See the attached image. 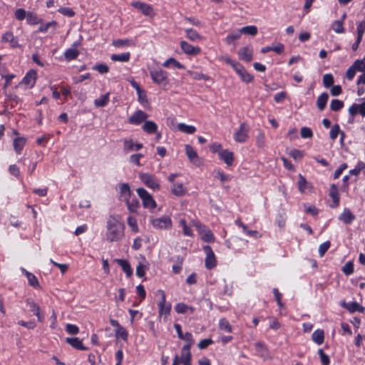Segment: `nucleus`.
Here are the masks:
<instances>
[{"mask_svg": "<svg viewBox=\"0 0 365 365\" xmlns=\"http://www.w3.org/2000/svg\"><path fill=\"white\" fill-rule=\"evenodd\" d=\"M123 224L110 216L107 221V240L110 242L120 240L123 237Z\"/></svg>", "mask_w": 365, "mask_h": 365, "instance_id": "f257e3e1", "label": "nucleus"}, {"mask_svg": "<svg viewBox=\"0 0 365 365\" xmlns=\"http://www.w3.org/2000/svg\"><path fill=\"white\" fill-rule=\"evenodd\" d=\"M136 192L142 200L143 205L145 208L153 209L156 207L155 201L146 190L142 187H139L137 189Z\"/></svg>", "mask_w": 365, "mask_h": 365, "instance_id": "f03ea898", "label": "nucleus"}, {"mask_svg": "<svg viewBox=\"0 0 365 365\" xmlns=\"http://www.w3.org/2000/svg\"><path fill=\"white\" fill-rule=\"evenodd\" d=\"M139 178L149 188L153 190H160V185L154 175L150 173H140Z\"/></svg>", "mask_w": 365, "mask_h": 365, "instance_id": "7ed1b4c3", "label": "nucleus"}, {"mask_svg": "<svg viewBox=\"0 0 365 365\" xmlns=\"http://www.w3.org/2000/svg\"><path fill=\"white\" fill-rule=\"evenodd\" d=\"M158 293L161 296V299L158 303L159 315L164 316L165 319H166L170 313L171 304L170 303H166L165 293L164 291L159 290Z\"/></svg>", "mask_w": 365, "mask_h": 365, "instance_id": "20e7f679", "label": "nucleus"}, {"mask_svg": "<svg viewBox=\"0 0 365 365\" xmlns=\"http://www.w3.org/2000/svg\"><path fill=\"white\" fill-rule=\"evenodd\" d=\"M131 5L146 16L153 18L155 15L153 6L150 4L141 1H134Z\"/></svg>", "mask_w": 365, "mask_h": 365, "instance_id": "39448f33", "label": "nucleus"}, {"mask_svg": "<svg viewBox=\"0 0 365 365\" xmlns=\"http://www.w3.org/2000/svg\"><path fill=\"white\" fill-rule=\"evenodd\" d=\"M203 250L206 254L205 264L207 269H212L216 267L217 261L212 248L209 245L203 247Z\"/></svg>", "mask_w": 365, "mask_h": 365, "instance_id": "423d86ee", "label": "nucleus"}, {"mask_svg": "<svg viewBox=\"0 0 365 365\" xmlns=\"http://www.w3.org/2000/svg\"><path fill=\"white\" fill-rule=\"evenodd\" d=\"M152 80L158 85L166 86L168 82L167 73L163 70H155L150 72Z\"/></svg>", "mask_w": 365, "mask_h": 365, "instance_id": "0eeeda50", "label": "nucleus"}, {"mask_svg": "<svg viewBox=\"0 0 365 365\" xmlns=\"http://www.w3.org/2000/svg\"><path fill=\"white\" fill-rule=\"evenodd\" d=\"M197 228L201 239L206 242H213L215 237L210 230L207 229L205 226L202 225L200 222H197L194 224Z\"/></svg>", "mask_w": 365, "mask_h": 365, "instance_id": "6e6552de", "label": "nucleus"}, {"mask_svg": "<svg viewBox=\"0 0 365 365\" xmlns=\"http://www.w3.org/2000/svg\"><path fill=\"white\" fill-rule=\"evenodd\" d=\"M248 138V129L246 123L240 124V128L234 133V139L237 143H245Z\"/></svg>", "mask_w": 365, "mask_h": 365, "instance_id": "1a4fd4ad", "label": "nucleus"}, {"mask_svg": "<svg viewBox=\"0 0 365 365\" xmlns=\"http://www.w3.org/2000/svg\"><path fill=\"white\" fill-rule=\"evenodd\" d=\"M235 71L237 72V73L240 76L241 80L244 81L245 83H250L253 81V76L250 74L245 67L240 64L239 62L237 63V64L234 65Z\"/></svg>", "mask_w": 365, "mask_h": 365, "instance_id": "9d476101", "label": "nucleus"}, {"mask_svg": "<svg viewBox=\"0 0 365 365\" xmlns=\"http://www.w3.org/2000/svg\"><path fill=\"white\" fill-rule=\"evenodd\" d=\"M148 118V115L145 112L138 110L129 117L128 123L133 125H139L143 122L145 123Z\"/></svg>", "mask_w": 365, "mask_h": 365, "instance_id": "9b49d317", "label": "nucleus"}, {"mask_svg": "<svg viewBox=\"0 0 365 365\" xmlns=\"http://www.w3.org/2000/svg\"><path fill=\"white\" fill-rule=\"evenodd\" d=\"M180 45L182 51L187 55L196 56L201 52L200 47L193 46L185 41H181Z\"/></svg>", "mask_w": 365, "mask_h": 365, "instance_id": "f8f14e48", "label": "nucleus"}, {"mask_svg": "<svg viewBox=\"0 0 365 365\" xmlns=\"http://www.w3.org/2000/svg\"><path fill=\"white\" fill-rule=\"evenodd\" d=\"M26 303L29 307L30 311L33 312L34 315L36 316L38 321L40 322H43V315L41 313L40 307L31 298L26 299Z\"/></svg>", "mask_w": 365, "mask_h": 365, "instance_id": "ddd939ff", "label": "nucleus"}, {"mask_svg": "<svg viewBox=\"0 0 365 365\" xmlns=\"http://www.w3.org/2000/svg\"><path fill=\"white\" fill-rule=\"evenodd\" d=\"M185 153L190 161L197 166L202 165V160L197 155L196 151L190 145H185Z\"/></svg>", "mask_w": 365, "mask_h": 365, "instance_id": "4468645a", "label": "nucleus"}, {"mask_svg": "<svg viewBox=\"0 0 365 365\" xmlns=\"http://www.w3.org/2000/svg\"><path fill=\"white\" fill-rule=\"evenodd\" d=\"M152 225L160 229L168 228L171 226V220L168 217H163L161 218H156L151 220Z\"/></svg>", "mask_w": 365, "mask_h": 365, "instance_id": "2eb2a0df", "label": "nucleus"}, {"mask_svg": "<svg viewBox=\"0 0 365 365\" xmlns=\"http://www.w3.org/2000/svg\"><path fill=\"white\" fill-rule=\"evenodd\" d=\"M37 73L35 70H30L23 78L21 83L28 86L29 88H32L36 81Z\"/></svg>", "mask_w": 365, "mask_h": 365, "instance_id": "dca6fc26", "label": "nucleus"}, {"mask_svg": "<svg viewBox=\"0 0 365 365\" xmlns=\"http://www.w3.org/2000/svg\"><path fill=\"white\" fill-rule=\"evenodd\" d=\"M297 185L299 190L302 193H304L306 191L311 192L312 190V185L308 182L305 178L301 174L299 175V180Z\"/></svg>", "mask_w": 365, "mask_h": 365, "instance_id": "f3484780", "label": "nucleus"}, {"mask_svg": "<svg viewBox=\"0 0 365 365\" xmlns=\"http://www.w3.org/2000/svg\"><path fill=\"white\" fill-rule=\"evenodd\" d=\"M238 56L241 60L250 62L252 59V51L249 46L243 47L239 50Z\"/></svg>", "mask_w": 365, "mask_h": 365, "instance_id": "a211bd4d", "label": "nucleus"}, {"mask_svg": "<svg viewBox=\"0 0 365 365\" xmlns=\"http://www.w3.org/2000/svg\"><path fill=\"white\" fill-rule=\"evenodd\" d=\"M351 115L354 116L357 113H360L363 117L365 116V102L361 104H353L349 109Z\"/></svg>", "mask_w": 365, "mask_h": 365, "instance_id": "6ab92c4d", "label": "nucleus"}, {"mask_svg": "<svg viewBox=\"0 0 365 365\" xmlns=\"http://www.w3.org/2000/svg\"><path fill=\"white\" fill-rule=\"evenodd\" d=\"M220 158L223 160L227 165H232L234 161V155L232 152L228 150H224L219 153Z\"/></svg>", "mask_w": 365, "mask_h": 365, "instance_id": "aec40b11", "label": "nucleus"}, {"mask_svg": "<svg viewBox=\"0 0 365 365\" xmlns=\"http://www.w3.org/2000/svg\"><path fill=\"white\" fill-rule=\"evenodd\" d=\"M113 261L118 263L121 267L122 269L126 274L127 277H130L132 275L133 272L130 265L127 260L121 259H115Z\"/></svg>", "mask_w": 365, "mask_h": 365, "instance_id": "412c9836", "label": "nucleus"}, {"mask_svg": "<svg viewBox=\"0 0 365 365\" xmlns=\"http://www.w3.org/2000/svg\"><path fill=\"white\" fill-rule=\"evenodd\" d=\"M185 32L186 37L192 42L200 41L202 38L200 34L192 29H186Z\"/></svg>", "mask_w": 365, "mask_h": 365, "instance_id": "4be33fe9", "label": "nucleus"}, {"mask_svg": "<svg viewBox=\"0 0 365 365\" xmlns=\"http://www.w3.org/2000/svg\"><path fill=\"white\" fill-rule=\"evenodd\" d=\"M66 341L72 347L79 350H86L87 348L84 346L82 341L77 337L66 338Z\"/></svg>", "mask_w": 365, "mask_h": 365, "instance_id": "5701e85b", "label": "nucleus"}, {"mask_svg": "<svg viewBox=\"0 0 365 365\" xmlns=\"http://www.w3.org/2000/svg\"><path fill=\"white\" fill-rule=\"evenodd\" d=\"M329 196L333 200V205H331V207H337L339 203V197L338 188H337L336 185L334 184H332L331 185Z\"/></svg>", "mask_w": 365, "mask_h": 365, "instance_id": "b1692460", "label": "nucleus"}, {"mask_svg": "<svg viewBox=\"0 0 365 365\" xmlns=\"http://www.w3.org/2000/svg\"><path fill=\"white\" fill-rule=\"evenodd\" d=\"M171 192L178 197L183 196L186 192V188L182 183H174L171 187Z\"/></svg>", "mask_w": 365, "mask_h": 365, "instance_id": "393cba45", "label": "nucleus"}, {"mask_svg": "<svg viewBox=\"0 0 365 365\" xmlns=\"http://www.w3.org/2000/svg\"><path fill=\"white\" fill-rule=\"evenodd\" d=\"M180 339L184 340L187 343L182 349V354H184L185 351H190L191 346L194 344L195 341L191 333L190 332H186L185 334H184L182 335V338H180Z\"/></svg>", "mask_w": 365, "mask_h": 365, "instance_id": "a878e982", "label": "nucleus"}, {"mask_svg": "<svg viewBox=\"0 0 365 365\" xmlns=\"http://www.w3.org/2000/svg\"><path fill=\"white\" fill-rule=\"evenodd\" d=\"M143 130L148 134L155 133L157 131V124L151 120H145L143 127Z\"/></svg>", "mask_w": 365, "mask_h": 365, "instance_id": "bb28decb", "label": "nucleus"}, {"mask_svg": "<svg viewBox=\"0 0 365 365\" xmlns=\"http://www.w3.org/2000/svg\"><path fill=\"white\" fill-rule=\"evenodd\" d=\"M339 219L345 224H350L355 219V216L349 209H344Z\"/></svg>", "mask_w": 365, "mask_h": 365, "instance_id": "cd10ccee", "label": "nucleus"}, {"mask_svg": "<svg viewBox=\"0 0 365 365\" xmlns=\"http://www.w3.org/2000/svg\"><path fill=\"white\" fill-rule=\"evenodd\" d=\"M142 148L141 143H134L131 140H124V150L126 151L138 150Z\"/></svg>", "mask_w": 365, "mask_h": 365, "instance_id": "c85d7f7f", "label": "nucleus"}, {"mask_svg": "<svg viewBox=\"0 0 365 365\" xmlns=\"http://www.w3.org/2000/svg\"><path fill=\"white\" fill-rule=\"evenodd\" d=\"M328 99L329 95L327 93H323L318 97L317 101V106L319 110H323L324 109Z\"/></svg>", "mask_w": 365, "mask_h": 365, "instance_id": "c756f323", "label": "nucleus"}, {"mask_svg": "<svg viewBox=\"0 0 365 365\" xmlns=\"http://www.w3.org/2000/svg\"><path fill=\"white\" fill-rule=\"evenodd\" d=\"M120 197L123 198V200H126V199L130 198V190L128 183L120 184Z\"/></svg>", "mask_w": 365, "mask_h": 365, "instance_id": "7c9ffc66", "label": "nucleus"}, {"mask_svg": "<svg viewBox=\"0 0 365 365\" xmlns=\"http://www.w3.org/2000/svg\"><path fill=\"white\" fill-rule=\"evenodd\" d=\"M125 203L127 205L128 209L131 212H136L138 208L140 206L139 202L136 198H133L130 200V198L126 199Z\"/></svg>", "mask_w": 365, "mask_h": 365, "instance_id": "2f4dec72", "label": "nucleus"}, {"mask_svg": "<svg viewBox=\"0 0 365 365\" xmlns=\"http://www.w3.org/2000/svg\"><path fill=\"white\" fill-rule=\"evenodd\" d=\"M3 41L10 42L11 46L13 48L19 46L18 41L14 38V35L11 32H7L2 36L1 38Z\"/></svg>", "mask_w": 365, "mask_h": 365, "instance_id": "473e14b6", "label": "nucleus"}, {"mask_svg": "<svg viewBox=\"0 0 365 365\" xmlns=\"http://www.w3.org/2000/svg\"><path fill=\"white\" fill-rule=\"evenodd\" d=\"M130 53L127 52L121 54H113L110 56V59L113 61L128 62L130 60Z\"/></svg>", "mask_w": 365, "mask_h": 365, "instance_id": "72a5a7b5", "label": "nucleus"}, {"mask_svg": "<svg viewBox=\"0 0 365 365\" xmlns=\"http://www.w3.org/2000/svg\"><path fill=\"white\" fill-rule=\"evenodd\" d=\"M235 223L239 225L240 227H241L243 230V231L247 233V235H250V236H252L254 237H261L262 235H259L258 232L256 231V230H249L247 227L244 225L240 220H236Z\"/></svg>", "mask_w": 365, "mask_h": 365, "instance_id": "f704fd0d", "label": "nucleus"}, {"mask_svg": "<svg viewBox=\"0 0 365 365\" xmlns=\"http://www.w3.org/2000/svg\"><path fill=\"white\" fill-rule=\"evenodd\" d=\"M23 272H25V274L27 277L28 281H29V284L31 287H33L34 288L40 287L38 279L36 277V276L34 274L27 272L25 269H23Z\"/></svg>", "mask_w": 365, "mask_h": 365, "instance_id": "c9c22d12", "label": "nucleus"}, {"mask_svg": "<svg viewBox=\"0 0 365 365\" xmlns=\"http://www.w3.org/2000/svg\"><path fill=\"white\" fill-rule=\"evenodd\" d=\"M344 304L345 307L351 312H354L356 311H358L361 313H363L365 310L364 307L361 306L357 302H351L349 304Z\"/></svg>", "mask_w": 365, "mask_h": 365, "instance_id": "e433bc0d", "label": "nucleus"}, {"mask_svg": "<svg viewBox=\"0 0 365 365\" xmlns=\"http://www.w3.org/2000/svg\"><path fill=\"white\" fill-rule=\"evenodd\" d=\"M324 334L323 330H317L312 334V340L317 344L324 342Z\"/></svg>", "mask_w": 365, "mask_h": 365, "instance_id": "4c0bfd02", "label": "nucleus"}, {"mask_svg": "<svg viewBox=\"0 0 365 365\" xmlns=\"http://www.w3.org/2000/svg\"><path fill=\"white\" fill-rule=\"evenodd\" d=\"M178 128L181 132H183V133H187V134H192V133H194L196 131V128H195V126L188 125H186V124L182 123H179L178 125Z\"/></svg>", "mask_w": 365, "mask_h": 365, "instance_id": "58836bf2", "label": "nucleus"}, {"mask_svg": "<svg viewBox=\"0 0 365 365\" xmlns=\"http://www.w3.org/2000/svg\"><path fill=\"white\" fill-rule=\"evenodd\" d=\"M109 93L101 96L100 98L96 99L94 104L96 107H104L109 101Z\"/></svg>", "mask_w": 365, "mask_h": 365, "instance_id": "ea45409f", "label": "nucleus"}, {"mask_svg": "<svg viewBox=\"0 0 365 365\" xmlns=\"http://www.w3.org/2000/svg\"><path fill=\"white\" fill-rule=\"evenodd\" d=\"M240 36H241V33H240V30L233 31L232 33H231L226 37L225 42L228 45L232 44V43H234V41L236 40H238L240 38Z\"/></svg>", "mask_w": 365, "mask_h": 365, "instance_id": "a19ab883", "label": "nucleus"}, {"mask_svg": "<svg viewBox=\"0 0 365 365\" xmlns=\"http://www.w3.org/2000/svg\"><path fill=\"white\" fill-rule=\"evenodd\" d=\"M241 34L255 36L257 34V28L255 26H247L240 30Z\"/></svg>", "mask_w": 365, "mask_h": 365, "instance_id": "79ce46f5", "label": "nucleus"}, {"mask_svg": "<svg viewBox=\"0 0 365 365\" xmlns=\"http://www.w3.org/2000/svg\"><path fill=\"white\" fill-rule=\"evenodd\" d=\"M78 53V51L76 48H68L65 51L64 56L67 61H71L76 59Z\"/></svg>", "mask_w": 365, "mask_h": 365, "instance_id": "37998d69", "label": "nucleus"}, {"mask_svg": "<svg viewBox=\"0 0 365 365\" xmlns=\"http://www.w3.org/2000/svg\"><path fill=\"white\" fill-rule=\"evenodd\" d=\"M346 17V14H344L342 16V19ZM332 29L335 31L336 33L341 34L344 32V29L343 26V20L335 21L332 24Z\"/></svg>", "mask_w": 365, "mask_h": 365, "instance_id": "c03bdc74", "label": "nucleus"}, {"mask_svg": "<svg viewBox=\"0 0 365 365\" xmlns=\"http://www.w3.org/2000/svg\"><path fill=\"white\" fill-rule=\"evenodd\" d=\"M26 143L24 138H18L14 140V148L17 153H19Z\"/></svg>", "mask_w": 365, "mask_h": 365, "instance_id": "a18cd8bd", "label": "nucleus"}, {"mask_svg": "<svg viewBox=\"0 0 365 365\" xmlns=\"http://www.w3.org/2000/svg\"><path fill=\"white\" fill-rule=\"evenodd\" d=\"M219 328L220 329L225 331L227 333L232 332V327L230 324L229 322L225 318H222L220 320Z\"/></svg>", "mask_w": 365, "mask_h": 365, "instance_id": "49530a36", "label": "nucleus"}, {"mask_svg": "<svg viewBox=\"0 0 365 365\" xmlns=\"http://www.w3.org/2000/svg\"><path fill=\"white\" fill-rule=\"evenodd\" d=\"M26 21L29 24H37L41 21L40 19L38 18L36 14L33 12H28L26 14Z\"/></svg>", "mask_w": 365, "mask_h": 365, "instance_id": "de8ad7c7", "label": "nucleus"}, {"mask_svg": "<svg viewBox=\"0 0 365 365\" xmlns=\"http://www.w3.org/2000/svg\"><path fill=\"white\" fill-rule=\"evenodd\" d=\"M187 73L192 77L195 80H205L207 81L210 79V77L199 72H195L192 71H188Z\"/></svg>", "mask_w": 365, "mask_h": 365, "instance_id": "09e8293b", "label": "nucleus"}, {"mask_svg": "<svg viewBox=\"0 0 365 365\" xmlns=\"http://www.w3.org/2000/svg\"><path fill=\"white\" fill-rule=\"evenodd\" d=\"M344 106V103L338 99H334L330 104V108L333 111H338Z\"/></svg>", "mask_w": 365, "mask_h": 365, "instance_id": "8fccbe9b", "label": "nucleus"}, {"mask_svg": "<svg viewBox=\"0 0 365 365\" xmlns=\"http://www.w3.org/2000/svg\"><path fill=\"white\" fill-rule=\"evenodd\" d=\"M170 64H173L175 67L178 68H184V66L179 61H176L174 58H168L165 62H164L163 66L168 67Z\"/></svg>", "mask_w": 365, "mask_h": 365, "instance_id": "3c124183", "label": "nucleus"}, {"mask_svg": "<svg viewBox=\"0 0 365 365\" xmlns=\"http://www.w3.org/2000/svg\"><path fill=\"white\" fill-rule=\"evenodd\" d=\"M352 66L356 71L365 72V58L361 60H356Z\"/></svg>", "mask_w": 365, "mask_h": 365, "instance_id": "603ef678", "label": "nucleus"}, {"mask_svg": "<svg viewBox=\"0 0 365 365\" xmlns=\"http://www.w3.org/2000/svg\"><path fill=\"white\" fill-rule=\"evenodd\" d=\"M334 83V77L331 74L327 73L323 76V84L324 87L329 88Z\"/></svg>", "mask_w": 365, "mask_h": 365, "instance_id": "864d4df0", "label": "nucleus"}, {"mask_svg": "<svg viewBox=\"0 0 365 365\" xmlns=\"http://www.w3.org/2000/svg\"><path fill=\"white\" fill-rule=\"evenodd\" d=\"M115 336L116 337L122 338L124 341H127L128 334L124 327H119V328L115 331Z\"/></svg>", "mask_w": 365, "mask_h": 365, "instance_id": "5fc2aeb1", "label": "nucleus"}, {"mask_svg": "<svg viewBox=\"0 0 365 365\" xmlns=\"http://www.w3.org/2000/svg\"><path fill=\"white\" fill-rule=\"evenodd\" d=\"M130 41L128 39H116L113 40L112 42V45L115 47H122V46H130Z\"/></svg>", "mask_w": 365, "mask_h": 365, "instance_id": "6e6d98bb", "label": "nucleus"}, {"mask_svg": "<svg viewBox=\"0 0 365 365\" xmlns=\"http://www.w3.org/2000/svg\"><path fill=\"white\" fill-rule=\"evenodd\" d=\"M180 362L183 365H191V353L190 351H185L184 354H182Z\"/></svg>", "mask_w": 365, "mask_h": 365, "instance_id": "4d7b16f0", "label": "nucleus"}, {"mask_svg": "<svg viewBox=\"0 0 365 365\" xmlns=\"http://www.w3.org/2000/svg\"><path fill=\"white\" fill-rule=\"evenodd\" d=\"M342 272L346 275H350L354 272V264L351 261L347 262L342 268Z\"/></svg>", "mask_w": 365, "mask_h": 365, "instance_id": "13d9d810", "label": "nucleus"}, {"mask_svg": "<svg viewBox=\"0 0 365 365\" xmlns=\"http://www.w3.org/2000/svg\"><path fill=\"white\" fill-rule=\"evenodd\" d=\"M93 69L98 71L101 74L107 73L109 71V67L103 63L94 66Z\"/></svg>", "mask_w": 365, "mask_h": 365, "instance_id": "bf43d9fd", "label": "nucleus"}, {"mask_svg": "<svg viewBox=\"0 0 365 365\" xmlns=\"http://www.w3.org/2000/svg\"><path fill=\"white\" fill-rule=\"evenodd\" d=\"M300 134L303 138H311L313 135L312 130L307 127H302L300 130Z\"/></svg>", "mask_w": 365, "mask_h": 365, "instance_id": "052dcab7", "label": "nucleus"}, {"mask_svg": "<svg viewBox=\"0 0 365 365\" xmlns=\"http://www.w3.org/2000/svg\"><path fill=\"white\" fill-rule=\"evenodd\" d=\"M58 12L64 16L68 17H73L75 15V12L72 9L68 7H61L58 9Z\"/></svg>", "mask_w": 365, "mask_h": 365, "instance_id": "680f3d73", "label": "nucleus"}, {"mask_svg": "<svg viewBox=\"0 0 365 365\" xmlns=\"http://www.w3.org/2000/svg\"><path fill=\"white\" fill-rule=\"evenodd\" d=\"M58 24L56 21H52L43 26H41L40 28H39V31L41 32H43V33H45L48 31V29L50 28V27H52L54 30L56 29V26H57Z\"/></svg>", "mask_w": 365, "mask_h": 365, "instance_id": "e2e57ef3", "label": "nucleus"}, {"mask_svg": "<svg viewBox=\"0 0 365 365\" xmlns=\"http://www.w3.org/2000/svg\"><path fill=\"white\" fill-rule=\"evenodd\" d=\"M318 354L320 356L322 364L323 365H329V356L327 355L322 349H319Z\"/></svg>", "mask_w": 365, "mask_h": 365, "instance_id": "0e129e2a", "label": "nucleus"}, {"mask_svg": "<svg viewBox=\"0 0 365 365\" xmlns=\"http://www.w3.org/2000/svg\"><path fill=\"white\" fill-rule=\"evenodd\" d=\"M331 243L329 241H327L324 242L323 244L320 245L319 247V255L321 257H323L325 252L329 250L330 247Z\"/></svg>", "mask_w": 365, "mask_h": 365, "instance_id": "69168bd1", "label": "nucleus"}, {"mask_svg": "<svg viewBox=\"0 0 365 365\" xmlns=\"http://www.w3.org/2000/svg\"><path fill=\"white\" fill-rule=\"evenodd\" d=\"M66 331L70 334H77L79 329L76 325L68 324L66 326Z\"/></svg>", "mask_w": 365, "mask_h": 365, "instance_id": "338daca9", "label": "nucleus"}, {"mask_svg": "<svg viewBox=\"0 0 365 365\" xmlns=\"http://www.w3.org/2000/svg\"><path fill=\"white\" fill-rule=\"evenodd\" d=\"M356 32H357V38L362 39L363 34L365 32V21H361L358 25Z\"/></svg>", "mask_w": 365, "mask_h": 365, "instance_id": "774afa93", "label": "nucleus"}]
</instances>
